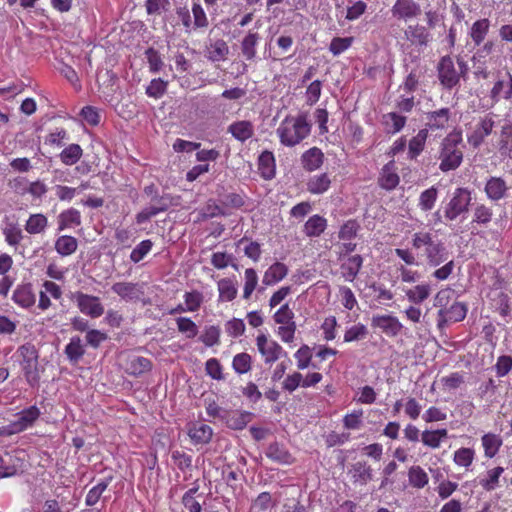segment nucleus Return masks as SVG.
I'll return each mask as SVG.
<instances>
[{
    "label": "nucleus",
    "mask_w": 512,
    "mask_h": 512,
    "mask_svg": "<svg viewBox=\"0 0 512 512\" xmlns=\"http://www.w3.org/2000/svg\"><path fill=\"white\" fill-rule=\"evenodd\" d=\"M65 354L71 362H78L85 354V349L78 336L72 337L65 347Z\"/></svg>",
    "instance_id": "obj_54"
},
{
    "label": "nucleus",
    "mask_w": 512,
    "mask_h": 512,
    "mask_svg": "<svg viewBox=\"0 0 512 512\" xmlns=\"http://www.w3.org/2000/svg\"><path fill=\"white\" fill-rule=\"evenodd\" d=\"M407 123V117L397 112H389L382 116V124L387 134L400 132Z\"/></svg>",
    "instance_id": "obj_34"
},
{
    "label": "nucleus",
    "mask_w": 512,
    "mask_h": 512,
    "mask_svg": "<svg viewBox=\"0 0 512 512\" xmlns=\"http://www.w3.org/2000/svg\"><path fill=\"white\" fill-rule=\"evenodd\" d=\"M306 185L309 193L320 195L330 189L331 179L327 173H321L310 177Z\"/></svg>",
    "instance_id": "obj_38"
},
{
    "label": "nucleus",
    "mask_w": 512,
    "mask_h": 512,
    "mask_svg": "<svg viewBox=\"0 0 512 512\" xmlns=\"http://www.w3.org/2000/svg\"><path fill=\"white\" fill-rule=\"evenodd\" d=\"M324 153L316 146L304 151L301 155V166L306 172H314L320 169L324 163Z\"/></svg>",
    "instance_id": "obj_21"
},
{
    "label": "nucleus",
    "mask_w": 512,
    "mask_h": 512,
    "mask_svg": "<svg viewBox=\"0 0 512 512\" xmlns=\"http://www.w3.org/2000/svg\"><path fill=\"white\" fill-rule=\"evenodd\" d=\"M396 170L394 161H389L383 166L378 178V184L381 188L390 191L398 186L400 178Z\"/></svg>",
    "instance_id": "obj_25"
},
{
    "label": "nucleus",
    "mask_w": 512,
    "mask_h": 512,
    "mask_svg": "<svg viewBox=\"0 0 512 512\" xmlns=\"http://www.w3.org/2000/svg\"><path fill=\"white\" fill-rule=\"evenodd\" d=\"M183 297H184L185 306H186V309H188V312L198 311L204 301L203 294L198 290H192L189 292H185Z\"/></svg>",
    "instance_id": "obj_63"
},
{
    "label": "nucleus",
    "mask_w": 512,
    "mask_h": 512,
    "mask_svg": "<svg viewBox=\"0 0 512 512\" xmlns=\"http://www.w3.org/2000/svg\"><path fill=\"white\" fill-rule=\"evenodd\" d=\"M178 331L187 338L192 339L198 334L196 323L188 317H179L176 319Z\"/></svg>",
    "instance_id": "obj_62"
},
{
    "label": "nucleus",
    "mask_w": 512,
    "mask_h": 512,
    "mask_svg": "<svg viewBox=\"0 0 512 512\" xmlns=\"http://www.w3.org/2000/svg\"><path fill=\"white\" fill-rule=\"evenodd\" d=\"M229 53V47L223 39H218L207 48V57L213 62L224 61Z\"/></svg>",
    "instance_id": "obj_49"
},
{
    "label": "nucleus",
    "mask_w": 512,
    "mask_h": 512,
    "mask_svg": "<svg viewBox=\"0 0 512 512\" xmlns=\"http://www.w3.org/2000/svg\"><path fill=\"white\" fill-rule=\"evenodd\" d=\"M354 485L365 486L373 479V469L367 461L361 460L353 463L348 471Z\"/></svg>",
    "instance_id": "obj_16"
},
{
    "label": "nucleus",
    "mask_w": 512,
    "mask_h": 512,
    "mask_svg": "<svg viewBox=\"0 0 512 512\" xmlns=\"http://www.w3.org/2000/svg\"><path fill=\"white\" fill-rule=\"evenodd\" d=\"M188 436L194 445L208 444L213 436V429L204 423L194 422L188 428Z\"/></svg>",
    "instance_id": "obj_26"
},
{
    "label": "nucleus",
    "mask_w": 512,
    "mask_h": 512,
    "mask_svg": "<svg viewBox=\"0 0 512 512\" xmlns=\"http://www.w3.org/2000/svg\"><path fill=\"white\" fill-rule=\"evenodd\" d=\"M54 247L59 255L66 257L76 252L78 248V241L73 236L62 235L56 239Z\"/></svg>",
    "instance_id": "obj_44"
},
{
    "label": "nucleus",
    "mask_w": 512,
    "mask_h": 512,
    "mask_svg": "<svg viewBox=\"0 0 512 512\" xmlns=\"http://www.w3.org/2000/svg\"><path fill=\"white\" fill-rule=\"evenodd\" d=\"M472 201V191L466 187H458L452 193L449 201L443 206L444 218L454 222L468 213Z\"/></svg>",
    "instance_id": "obj_6"
},
{
    "label": "nucleus",
    "mask_w": 512,
    "mask_h": 512,
    "mask_svg": "<svg viewBox=\"0 0 512 512\" xmlns=\"http://www.w3.org/2000/svg\"><path fill=\"white\" fill-rule=\"evenodd\" d=\"M509 191L506 181L502 177L491 176L487 179L484 192L487 198L493 202L504 199Z\"/></svg>",
    "instance_id": "obj_15"
},
{
    "label": "nucleus",
    "mask_w": 512,
    "mask_h": 512,
    "mask_svg": "<svg viewBox=\"0 0 512 512\" xmlns=\"http://www.w3.org/2000/svg\"><path fill=\"white\" fill-rule=\"evenodd\" d=\"M20 365L21 371L28 385L32 388L38 387L40 382V371L38 362V351L31 343L19 346L14 354Z\"/></svg>",
    "instance_id": "obj_4"
},
{
    "label": "nucleus",
    "mask_w": 512,
    "mask_h": 512,
    "mask_svg": "<svg viewBox=\"0 0 512 512\" xmlns=\"http://www.w3.org/2000/svg\"><path fill=\"white\" fill-rule=\"evenodd\" d=\"M218 301L232 302L238 294L237 283L232 278H222L217 282Z\"/></svg>",
    "instance_id": "obj_32"
},
{
    "label": "nucleus",
    "mask_w": 512,
    "mask_h": 512,
    "mask_svg": "<svg viewBox=\"0 0 512 512\" xmlns=\"http://www.w3.org/2000/svg\"><path fill=\"white\" fill-rule=\"evenodd\" d=\"M111 290L126 302L138 301L143 295L141 286L138 283L133 282H115L112 285Z\"/></svg>",
    "instance_id": "obj_17"
},
{
    "label": "nucleus",
    "mask_w": 512,
    "mask_h": 512,
    "mask_svg": "<svg viewBox=\"0 0 512 512\" xmlns=\"http://www.w3.org/2000/svg\"><path fill=\"white\" fill-rule=\"evenodd\" d=\"M232 367L237 374H246L252 368V357L246 353H238L233 357Z\"/></svg>",
    "instance_id": "obj_57"
},
{
    "label": "nucleus",
    "mask_w": 512,
    "mask_h": 512,
    "mask_svg": "<svg viewBox=\"0 0 512 512\" xmlns=\"http://www.w3.org/2000/svg\"><path fill=\"white\" fill-rule=\"evenodd\" d=\"M227 132L230 133L237 141L244 143L253 137L255 129L251 121L238 120L232 122L228 126Z\"/></svg>",
    "instance_id": "obj_24"
},
{
    "label": "nucleus",
    "mask_w": 512,
    "mask_h": 512,
    "mask_svg": "<svg viewBox=\"0 0 512 512\" xmlns=\"http://www.w3.org/2000/svg\"><path fill=\"white\" fill-rule=\"evenodd\" d=\"M484 456L486 458H494L499 452L503 441L502 438L494 433H486L481 438Z\"/></svg>",
    "instance_id": "obj_42"
},
{
    "label": "nucleus",
    "mask_w": 512,
    "mask_h": 512,
    "mask_svg": "<svg viewBox=\"0 0 512 512\" xmlns=\"http://www.w3.org/2000/svg\"><path fill=\"white\" fill-rule=\"evenodd\" d=\"M408 482L412 488L423 489L429 483L427 472L419 465H413L408 469Z\"/></svg>",
    "instance_id": "obj_43"
},
{
    "label": "nucleus",
    "mask_w": 512,
    "mask_h": 512,
    "mask_svg": "<svg viewBox=\"0 0 512 512\" xmlns=\"http://www.w3.org/2000/svg\"><path fill=\"white\" fill-rule=\"evenodd\" d=\"M368 335V329L367 327L362 323H357L351 327H349L343 337V341L345 343H351L354 341H360L367 337Z\"/></svg>",
    "instance_id": "obj_59"
},
{
    "label": "nucleus",
    "mask_w": 512,
    "mask_h": 512,
    "mask_svg": "<svg viewBox=\"0 0 512 512\" xmlns=\"http://www.w3.org/2000/svg\"><path fill=\"white\" fill-rule=\"evenodd\" d=\"M258 171L265 180H271L276 175V160L272 151L265 150L258 157Z\"/></svg>",
    "instance_id": "obj_27"
},
{
    "label": "nucleus",
    "mask_w": 512,
    "mask_h": 512,
    "mask_svg": "<svg viewBox=\"0 0 512 512\" xmlns=\"http://www.w3.org/2000/svg\"><path fill=\"white\" fill-rule=\"evenodd\" d=\"M58 231L71 229L81 224V213L75 208L62 211L57 218Z\"/></svg>",
    "instance_id": "obj_36"
},
{
    "label": "nucleus",
    "mask_w": 512,
    "mask_h": 512,
    "mask_svg": "<svg viewBox=\"0 0 512 512\" xmlns=\"http://www.w3.org/2000/svg\"><path fill=\"white\" fill-rule=\"evenodd\" d=\"M311 132L306 115H287L276 129L280 143L285 147H295L306 139Z\"/></svg>",
    "instance_id": "obj_2"
},
{
    "label": "nucleus",
    "mask_w": 512,
    "mask_h": 512,
    "mask_svg": "<svg viewBox=\"0 0 512 512\" xmlns=\"http://www.w3.org/2000/svg\"><path fill=\"white\" fill-rule=\"evenodd\" d=\"M361 229L359 222L355 219L345 221L339 229L338 238L341 241L354 240Z\"/></svg>",
    "instance_id": "obj_52"
},
{
    "label": "nucleus",
    "mask_w": 512,
    "mask_h": 512,
    "mask_svg": "<svg viewBox=\"0 0 512 512\" xmlns=\"http://www.w3.org/2000/svg\"><path fill=\"white\" fill-rule=\"evenodd\" d=\"M404 37L412 45L420 47L427 46L432 39L428 29L419 23L408 25L404 30Z\"/></svg>",
    "instance_id": "obj_14"
},
{
    "label": "nucleus",
    "mask_w": 512,
    "mask_h": 512,
    "mask_svg": "<svg viewBox=\"0 0 512 512\" xmlns=\"http://www.w3.org/2000/svg\"><path fill=\"white\" fill-rule=\"evenodd\" d=\"M493 150L502 158H512V123L501 126L499 133H495Z\"/></svg>",
    "instance_id": "obj_11"
},
{
    "label": "nucleus",
    "mask_w": 512,
    "mask_h": 512,
    "mask_svg": "<svg viewBox=\"0 0 512 512\" xmlns=\"http://www.w3.org/2000/svg\"><path fill=\"white\" fill-rule=\"evenodd\" d=\"M40 409L32 405L17 414V419L11 422V432L20 433L31 427L40 417Z\"/></svg>",
    "instance_id": "obj_12"
},
{
    "label": "nucleus",
    "mask_w": 512,
    "mask_h": 512,
    "mask_svg": "<svg viewBox=\"0 0 512 512\" xmlns=\"http://www.w3.org/2000/svg\"><path fill=\"white\" fill-rule=\"evenodd\" d=\"M272 506L271 494L269 492H262L252 502L250 512H268Z\"/></svg>",
    "instance_id": "obj_64"
},
{
    "label": "nucleus",
    "mask_w": 512,
    "mask_h": 512,
    "mask_svg": "<svg viewBox=\"0 0 512 512\" xmlns=\"http://www.w3.org/2000/svg\"><path fill=\"white\" fill-rule=\"evenodd\" d=\"M266 455L269 459L282 463L289 464L291 462V454L282 448L278 443H272L269 445Z\"/></svg>",
    "instance_id": "obj_55"
},
{
    "label": "nucleus",
    "mask_w": 512,
    "mask_h": 512,
    "mask_svg": "<svg viewBox=\"0 0 512 512\" xmlns=\"http://www.w3.org/2000/svg\"><path fill=\"white\" fill-rule=\"evenodd\" d=\"M451 110L447 107L428 112L426 114V127L428 131L446 130L449 127Z\"/></svg>",
    "instance_id": "obj_18"
},
{
    "label": "nucleus",
    "mask_w": 512,
    "mask_h": 512,
    "mask_svg": "<svg viewBox=\"0 0 512 512\" xmlns=\"http://www.w3.org/2000/svg\"><path fill=\"white\" fill-rule=\"evenodd\" d=\"M253 416L249 411L227 410L223 414V421L230 429L242 430L252 421Z\"/></svg>",
    "instance_id": "obj_20"
},
{
    "label": "nucleus",
    "mask_w": 512,
    "mask_h": 512,
    "mask_svg": "<svg viewBox=\"0 0 512 512\" xmlns=\"http://www.w3.org/2000/svg\"><path fill=\"white\" fill-rule=\"evenodd\" d=\"M191 13L193 16L192 30H203L208 28L209 20L204 8L199 1H193Z\"/></svg>",
    "instance_id": "obj_48"
},
{
    "label": "nucleus",
    "mask_w": 512,
    "mask_h": 512,
    "mask_svg": "<svg viewBox=\"0 0 512 512\" xmlns=\"http://www.w3.org/2000/svg\"><path fill=\"white\" fill-rule=\"evenodd\" d=\"M71 300L82 314L92 319L99 318L104 314V306L98 296L76 291L72 293Z\"/></svg>",
    "instance_id": "obj_9"
},
{
    "label": "nucleus",
    "mask_w": 512,
    "mask_h": 512,
    "mask_svg": "<svg viewBox=\"0 0 512 512\" xmlns=\"http://www.w3.org/2000/svg\"><path fill=\"white\" fill-rule=\"evenodd\" d=\"M466 314L467 306L462 302H454L449 308L439 310V316L446 322H460Z\"/></svg>",
    "instance_id": "obj_40"
},
{
    "label": "nucleus",
    "mask_w": 512,
    "mask_h": 512,
    "mask_svg": "<svg viewBox=\"0 0 512 512\" xmlns=\"http://www.w3.org/2000/svg\"><path fill=\"white\" fill-rule=\"evenodd\" d=\"M113 480V476H107L102 479L98 484L93 486L85 497V504L87 506H94L101 498L102 494L107 490L108 486Z\"/></svg>",
    "instance_id": "obj_46"
},
{
    "label": "nucleus",
    "mask_w": 512,
    "mask_h": 512,
    "mask_svg": "<svg viewBox=\"0 0 512 512\" xmlns=\"http://www.w3.org/2000/svg\"><path fill=\"white\" fill-rule=\"evenodd\" d=\"M438 197V190L432 186L424 190L419 197V207L423 211H430L436 203Z\"/></svg>",
    "instance_id": "obj_61"
},
{
    "label": "nucleus",
    "mask_w": 512,
    "mask_h": 512,
    "mask_svg": "<svg viewBox=\"0 0 512 512\" xmlns=\"http://www.w3.org/2000/svg\"><path fill=\"white\" fill-rule=\"evenodd\" d=\"M363 262L364 259L359 254L347 257L340 265L342 277L348 282H353L357 278Z\"/></svg>",
    "instance_id": "obj_22"
},
{
    "label": "nucleus",
    "mask_w": 512,
    "mask_h": 512,
    "mask_svg": "<svg viewBox=\"0 0 512 512\" xmlns=\"http://www.w3.org/2000/svg\"><path fill=\"white\" fill-rule=\"evenodd\" d=\"M371 324L390 337L397 336L403 329V325L398 318L392 315L373 316Z\"/></svg>",
    "instance_id": "obj_13"
},
{
    "label": "nucleus",
    "mask_w": 512,
    "mask_h": 512,
    "mask_svg": "<svg viewBox=\"0 0 512 512\" xmlns=\"http://www.w3.org/2000/svg\"><path fill=\"white\" fill-rule=\"evenodd\" d=\"M48 227V218L43 213L30 214L24 225L25 231L30 235L42 234Z\"/></svg>",
    "instance_id": "obj_41"
},
{
    "label": "nucleus",
    "mask_w": 512,
    "mask_h": 512,
    "mask_svg": "<svg viewBox=\"0 0 512 512\" xmlns=\"http://www.w3.org/2000/svg\"><path fill=\"white\" fill-rule=\"evenodd\" d=\"M440 165L442 172H448L457 169L463 161L462 135L460 132L449 133L441 143L439 152Z\"/></svg>",
    "instance_id": "obj_3"
},
{
    "label": "nucleus",
    "mask_w": 512,
    "mask_h": 512,
    "mask_svg": "<svg viewBox=\"0 0 512 512\" xmlns=\"http://www.w3.org/2000/svg\"><path fill=\"white\" fill-rule=\"evenodd\" d=\"M428 138V128H423L408 142L407 159L416 160L424 151Z\"/></svg>",
    "instance_id": "obj_30"
},
{
    "label": "nucleus",
    "mask_w": 512,
    "mask_h": 512,
    "mask_svg": "<svg viewBox=\"0 0 512 512\" xmlns=\"http://www.w3.org/2000/svg\"><path fill=\"white\" fill-rule=\"evenodd\" d=\"M490 28V21L487 18H482L475 21L471 28L469 35L475 44V46H479L485 40Z\"/></svg>",
    "instance_id": "obj_45"
},
{
    "label": "nucleus",
    "mask_w": 512,
    "mask_h": 512,
    "mask_svg": "<svg viewBox=\"0 0 512 512\" xmlns=\"http://www.w3.org/2000/svg\"><path fill=\"white\" fill-rule=\"evenodd\" d=\"M504 473L502 466H496L488 469L484 476L479 479V485L487 492L493 491L500 487V478Z\"/></svg>",
    "instance_id": "obj_37"
},
{
    "label": "nucleus",
    "mask_w": 512,
    "mask_h": 512,
    "mask_svg": "<svg viewBox=\"0 0 512 512\" xmlns=\"http://www.w3.org/2000/svg\"><path fill=\"white\" fill-rule=\"evenodd\" d=\"M312 356V349L307 344H303L294 353L298 370L307 369L311 365Z\"/></svg>",
    "instance_id": "obj_60"
},
{
    "label": "nucleus",
    "mask_w": 512,
    "mask_h": 512,
    "mask_svg": "<svg viewBox=\"0 0 512 512\" xmlns=\"http://www.w3.org/2000/svg\"><path fill=\"white\" fill-rule=\"evenodd\" d=\"M258 274L254 268H246L244 271V286L242 298L249 300L257 288L258 285Z\"/></svg>",
    "instance_id": "obj_51"
},
{
    "label": "nucleus",
    "mask_w": 512,
    "mask_h": 512,
    "mask_svg": "<svg viewBox=\"0 0 512 512\" xmlns=\"http://www.w3.org/2000/svg\"><path fill=\"white\" fill-rule=\"evenodd\" d=\"M11 299L23 309H29L36 303V295L30 283L18 285L13 291Z\"/></svg>",
    "instance_id": "obj_19"
},
{
    "label": "nucleus",
    "mask_w": 512,
    "mask_h": 512,
    "mask_svg": "<svg viewBox=\"0 0 512 512\" xmlns=\"http://www.w3.org/2000/svg\"><path fill=\"white\" fill-rule=\"evenodd\" d=\"M431 288L428 284H419L406 292L408 300L420 304L430 296Z\"/></svg>",
    "instance_id": "obj_56"
},
{
    "label": "nucleus",
    "mask_w": 512,
    "mask_h": 512,
    "mask_svg": "<svg viewBox=\"0 0 512 512\" xmlns=\"http://www.w3.org/2000/svg\"><path fill=\"white\" fill-rule=\"evenodd\" d=\"M256 346L264 363L269 366L273 365L280 358L287 356V352L283 347L264 333L257 335Z\"/></svg>",
    "instance_id": "obj_8"
},
{
    "label": "nucleus",
    "mask_w": 512,
    "mask_h": 512,
    "mask_svg": "<svg viewBox=\"0 0 512 512\" xmlns=\"http://www.w3.org/2000/svg\"><path fill=\"white\" fill-rule=\"evenodd\" d=\"M506 76V79L496 81L491 89V98L494 101L512 99V75L507 73Z\"/></svg>",
    "instance_id": "obj_35"
},
{
    "label": "nucleus",
    "mask_w": 512,
    "mask_h": 512,
    "mask_svg": "<svg viewBox=\"0 0 512 512\" xmlns=\"http://www.w3.org/2000/svg\"><path fill=\"white\" fill-rule=\"evenodd\" d=\"M475 459V450L472 448L461 447L454 452L453 461L466 470L470 468Z\"/></svg>",
    "instance_id": "obj_53"
},
{
    "label": "nucleus",
    "mask_w": 512,
    "mask_h": 512,
    "mask_svg": "<svg viewBox=\"0 0 512 512\" xmlns=\"http://www.w3.org/2000/svg\"><path fill=\"white\" fill-rule=\"evenodd\" d=\"M288 266L282 262L276 261L271 264L264 272L262 283L264 286H274L282 281L288 275Z\"/></svg>",
    "instance_id": "obj_23"
},
{
    "label": "nucleus",
    "mask_w": 512,
    "mask_h": 512,
    "mask_svg": "<svg viewBox=\"0 0 512 512\" xmlns=\"http://www.w3.org/2000/svg\"><path fill=\"white\" fill-rule=\"evenodd\" d=\"M411 244L415 250H423V256L431 267H437L449 258V252L444 243L429 231L415 232L412 235Z\"/></svg>",
    "instance_id": "obj_1"
},
{
    "label": "nucleus",
    "mask_w": 512,
    "mask_h": 512,
    "mask_svg": "<svg viewBox=\"0 0 512 512\" xmlns=\"http://www.w3.org/2000/svg\"><path fill=\"white\" fill-rule=\"evenodd\" d=\"M493 218L492 207L479 203L473 209L471 224H478L487 227Z\"/></svg>",
    "instance_id": "obj_47"
},
{
    "label": "nucleus",
    "mask_w": 512,
    "mask_h": 512,
    "mask_svg": "<svg viewBox=\"0 0 512 512\" xmlns=\"http://www.w3.org/2000/svg\"><path fill=\"white\" fill-rule=\"evenodd\" d=\"M83 155V149L79 144H70L65 147L59 157L63 164L72 166L76 164Z\"/></svg>",
    "instance_id": "obj_50"
},
{
    "label": "nucleus",
    "mask_w": 512,
    "mask_h": 512,
    "mask_svg": "<svg viewBox=\"0 0 512 512\" xmlns=\"http://www.w3.org/2000/svg\"><path fill=\"white\" fill-rule=\"evenodd\" d=\"M469 71L467 63L462 58H457L455 64L452 57L446 55L440 58L437 64V74L440 84L451 90L460 83L461 78H465Z\"/></svg>",
    "instance_id": "obj_5"
},
{
    "label": "nucleus",
    "mask_w": 512,
    "mask_h": 512,
    "mask_svg": "<svg viewBox=\"0 0 512 512\" xmlns=\"http://www.w3.org/2000/svg\"><path fill=\"white\" fill-rule=\"evenodd\" d=\"M448 437V431L445 428L436 430H425L421 433V441L424 446L431 449H438L443 440Z\"/></svg>",
    "instance_id": "obj_39"
},
{
    "label": "nucleus",
    "mask_w": 512,
    "mask_h": 512,
    "mask_svg": "<svg viewBox=\"0 0 512 512\" xmlns=\"http://www.w3.org/2000/svg\"><path fill=\"white\" fill-rule=\"evenodd\" d=\"M168 81L161 78H154L146 87V95L150 98L159 99L167 92Z\"/></svg>",
    "instance_id": "obj_58"
},
{
    "label": "nucleus",
    "mask_w": 512,
    "mask_h": 512,
    "mask_svg": "<svg viewBox=\"0 0 512 512\" xmlns=\"http://www.w3.org/2000/svg\"><path fill=\"white\" fill-rule=\"evenodd\" d=\"M261 40L258 32L249 30L241 41V53L245 60L252 61L257 55V46Z\"/></svg>",
    "instance_id": "obj_29"
},
{
    "label": "nucleus",
    "mask_w": 512,
    "mask_h": 512,
    "mask_svg": "<svg viewBox=\"0 0 512 512\" xmlns=\"http://www.w3.org/2000/svg\"><path fill=\"white\" fill-rule=\"evenodd\" d=\"M495 115L492 113L480 116L474 120L467 133V141L471 147L478 149L485 143L495 128Z\"/></svg>",
    "instance_id": "obj_7"
},
{
    "label": "nucleus",
    "mask_w": 512,
    "mask_h": 512,
    "mask_svg": "<svg viewBox=\"0 0 512 512\" xmlns=\"http://www.w3.org/2000/svg\"><path fill=\"white\" fill-rule=\"evenodd\" d=\"M327 219L315 214L308 218L303 226V233L309 237H319L327 228Z\"/></svg>",
    "instance_id": "obj_33"
},
{
    "label": "nucleus",
    "mask_w": 512,
    "mask_h": 512,
    "mask_svg": "<svg viewBox=\"0 0 512 512\" xmlns=\"http://www.w3.org/2000/svg\"><path fill=\"white\" fill-rule=\"evenodd\" d=\"M152 369V362L150 359L142 356H130L126 360L125 370L132 376H140Z\"/></svg>",
    "instance_id": "obj_31"
},
{
    "label": "nucleus",
    "mask_w": 512,
    "mask_h": 512,
    "mask_svg": "<svg viewBox=\"0 0 512 512\" xmlns=\"http://www.w3.org/2000/svg\"><path fill=\"white\" fill-rule=\"evenodd\" d=\"M182 504L188 512H202L205 496L199 492V487H192L182 496Z\"/></svg>",
    "instance_id": "obj_28"
},
{
    "label": "nucleus",
    "mask_w": 512,
    "mask_h": 512,
    "mask_svg": "<svg viewBox=\"0 0 512 512\" xmlns=\"http://www.w3.org/2000/svg\"><path fill=\"white\" fill-rule=\"evenodd\" d=\"M393 18L408 22L421 14L420 5L414 0H396L391 8Z\"/></svg>",
    "instance_id": "obj_10"
}]
</instances>
